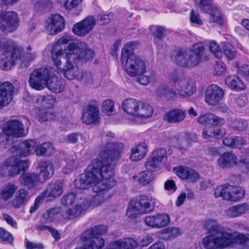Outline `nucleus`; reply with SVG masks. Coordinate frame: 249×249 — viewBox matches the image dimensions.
<instances>
[{
	"mask_svg": "<svg viewBox=\"0 0 249 249\" xmlns=\"http://www.w3.org/2000/svg\"><path fill=\"white\" fill-rule=\"evenodd\" d=\"M114 134L107 132L103 136V143L100 146L97 158L93 160L87 168L86 172L77 177L74 186L79 189L92 188L95 193L104 192L93 196L89 200L84 197V204L75 212L81 213L89 208L101 206L113 196L108 190L116 184L113 176L114 165L109 162L121 157L124 144L115 143L111 141Z\"/></svg>",
	"mask_w": 249,
	"mask_h": 249,
	"instance_id": "1",
	"label": "nucleus"
},
{
	"mask_svg": "<svg viewBox=\"0 0 249 249\" xmlns=\"http://www.w3.org/2000/svg\"><path fill=\"white\" fill-rule=\"evenodd\" d=\"M72 41V37L69 35L60 38L52 48V59L54 66L67 79L81 80L83 73L77 64L91 59L94 53L85 42Z\"/></svg>",
	"mask_w": 249,
	"mask_h": 249,
	"instance_id": "2",
	"label": "nucleus"
},
{
	"mask_svg": "<svg viewBox=\"0 0 249 249\" xmlns=\"http://www.w3.org/2000/svg\"><path fill=\"white\" fill-rule=\"evenodd\" d=\"M205 226L209 235L203 239L202 244L207 249H223L235 243L249 247V234L233 232L214 219L207 220Z\"/></svg>",
	"mask_w": 249,
	"mask_h": 249,
	"instance_id": "3",
	"label": "nucleus"
},
{
	"mask_svg": "<svg viewBox=\"0 0 249 249\" xmlns=\"http://www.w3.org/2000/svg\"><path fill=\"white\" fill-rule=\"evenodd\" d=\"M168 83L171 87L166 83H161L157 87L155 94L157 96L184 98L192 95L196 91L193 82L181 75L171 74L168 78Z\"/></svg>",
	"mask_w": 249,
	"mask_h": 249,
	"instance_id": "4",
	"label": "nucleus"
},
{
	"mask_svg": "<svg viewBox=\"0 0 249 249\" xmlns=\"http://www.w3.org/2000/svg\"><path fill=\"white\" fill-rule=\"evenodd\" d=\"M198 122L202 124L211 125V126L206 127L202 132V137L206 141L212 138H219L225 134V130L223 128L217 127L222 125L225 123L223 119L219 118L213 114L207 113L198 118Z\"/></svg>",
	"mask_w": 249,
	"mask_h": 249,
	"instance_id": "5",
	"label": "nucleus"
},
{
	"mask_svg": "<svg viewBox=\"0 0 249 249\" xmlns=\"http://www.w3.org/2000/svg\"><path fill=\"white\" fill-rule=\"evenodd\" d=\"M204 48L202 43H196L191 50H181L178 51L175 61L182 67L193 68L197 66L204 54Z\"/></svg>",
	"mask_w": 249,
	"mask_h": 249,
	"instance_id": "6",
	"label": "nucleus"
},
{
	"mask_svg": "<svg viewBox=\"0 0 249 249\" xmlns=\"http://www.w3.org/2000/svg\"><path fill=\"white\" fill-rule=\"evenodd\" d=\"M107 228L105 225L95 226L85 231L81 236L84 248L82 249H101L105 244L104 240L99 236L105 234Z\"/></svg>",
	"mask_w": 249,
	"mask_h": 249,
	"instance_id": "7",
	"label": "nucleus"
},
{
	"mask_svg": "<svg viewBox=\"0 0 249 249\" xmlns=\"http://www.w3.org/2000/svg\"><path fill=\"white\" fill-rule=\"evenodd\" d=\"M61 201V204L67 207L62 213V216L65 218L72 219L81 214H75V212L84 204V197L81 195H78L75 192L70 193L63 196Z\"/></svg>",
	"mask_w": 249,
	"mask_h": 249,
	"instance_id": "8",
	"label": "nucleus"
},
{
	"mask_svg": "<svg viewBox=\"0 0 249 249\" xmlns=\"http://www.w3.org/2000/svg\"><path fill=\"white\" fill-rule=\"evenodd\" d=\"M245 192L239 186L225 184L218 186L214 191L215 197H221L224 200L236 201L242 198Z\"/></svg>",
	"mask_w": 249,
	"mask_h": 249,
	"instance_id": "9",
	"label": "nucleus"
},
{
	"mask_svg": "<svg viewBox=\"0 0 249 249\" xmlns=\"http://www.w3.org/2000/svg\"><path fill=\"white\" fill-rule=\"evenodd\" d=\"M52 71V68L35 70L31 73L29 78L28 82L30 87L38 90L44 89L47 86V80Z\"/></svg>",
	"mask_w": 249,
	"mask_h": 249,
	"instance_id": "10",
	"label": "nucleus"
},
{
	"mask_svg": "<svg viewBox=\"0 0 249 249\" xmlns=\"http://www.w3.org/2000/svg\"><path fill=\"white\" fill-rule=\"evenodd\" d=\"M21 62V51L16 47L3 52L0 55V68L4 71L10 70L13 66Z\"/></svg>",
	"mask_w": 249,
	"mask_h": 249,
	"instance_id": "11",
	"label": "nucleus"
},
{
	"mask_svg": "<svg viewBox=\"0 0 249 249\" xmlns=\"http://www.w3.org/2000/svg\"><path fill=\"white\" fill-rule=\"evenodd\" d=\"M125 71L130 76L135 77L146 72L148 63L136 55H132L125 61Z\"/></svg>",
	"mask_w": 249,
	"mask_h": 249,
	"instance_id": "12",
	"label": "nucleus"
},
{
	"mask_svg": "<svg viewBox=\"0 0 249 249\" xmlns=\"http://www.w3.org/2000/svg\"><path fill=\"white\" fill-rule=\"evenodd\" d=\"M3 133L8 137L19 138L25 136L28 131L24 129L22 123L18 120L7 121L3 126Z\"/></svg>",
	"mask_w": 249,
	"mask_h": 249,
	"instance_id": "13",
	"label": "nucleus"
},
{
	"mask_svg": "<svg viewBox=\"0 0 249 249\" xmlns=\"http://www.w3.org/2000/svg\"><path fill=\"white\" fill-rule=\"evenodd\" d=\"M65 28V20L59 14H53L46 20L45 28L48 34L55 35Z\"/></svg>",
	"mask_w": 249,
	"mask_h": 249,
	"instance_id": "14",
	"label": "nucleus"
},
{
	"mask_svg": "<svg viewBox=\"0 0 249 249\" xmlns=\"http://www.w3.org/2000/svg\"><path fill=\"white\" fill-rule=\"evenodd\" d=\"M224 92L223 89L215 84L210 85L205 92L206 103L211 106H215L223 99Z\"/></svg>",
	"mask_w": 249,
	"mask_h": 249,
	"instance_id": "15",
	"label": "nucleus"
},
{
	"mask_svg": "<svg viewBox=\"0 0 249 249\" xmlns=\"http://www.w3.org/2000/svg\"><path fill=\"white\" fill-rule=\"evenodd\" d=\"M170 222L169 215L165 213L148 215L144 218V222L147 226L156 229L166 227Z\"/></svg>",
	"mask_w": 249,
	"mask_h": 249,
	"instance_id": "16",
	"label": "nucleus"
},
{
	"mask_svg": "<svg viewBox=\"0 0 249 249\" xmlns=\"http://www.w3.org/2000/svg\"><path fill=\"white\" fill-rule=\"evenodd\" d=\"M95 23V20L93 17H88L73 25L72 32L78 36H84L92 31Z\"/></svg>",
	"mask_w": 249,
	"mask_h": 249,
	"instance_id": "17",
	"label": "nucleus"
},
{
	"mask_svg": "<svg viewBox=\"0 0 249 249\" xmlns=\"http://www.w3.org/2000/svg\"><path fill=\"white\" fill-rule=\"evenodd\" d=\"M95 23V20L93 17H88L73 25L72 32L78 36H84L92 31Z\"/></svg>",
	"mask_w": 249,
	"mask_h": 249,
	"instance_id": "18",
	"label": "nucleus"
},
{
	"mask_svg": "<svg viewBox=\"0 0 249 249\" xmlns=\"http://www.w3.org/2000/svg\"><path fill=\"white\" fill-rule=\"evenodd\" d=\"M95 23V20L93 17H88L73 25L72 32L78 36H84L92 31Z\"/></svg>",
	"mask_w": 249,
	"mask_h": 249,
	"instance_id": "19",
	"label": "nucleus"
},
{
	"mask_svg": "<svg viewBox=\"0 0 249 249\" xmlns=\"http://www.w3.org/2000/svg\"><path fill=\"white\" fill-rule=\"evenodd\" d=\"M15 89L13 84L10 82H4L0 85V109L12 102Z\"/></svg>",
	"mask_w": 249,
	"mask_h": 249,
	"instance_id": "20",
	"label": "nucleus"
},
{
	"mask_svg": "<svg viewBox=\"0 0 249 249\" xmlns=\"http://www.w3.org/2000/svg\"><path fill=\"white\" fill-rule=\"evenodd\" d=\"M56 167H59V165H54L51 160L39 162L37 165L39 173H37L40 176V179L38 180L44 183L50 178L53 176L55 168Z\"/></svg>",
	"mask_w": 249,
	"mask_h": 249,
	"instance_id": "21",
	"label": "nucleus"
},
{
	"mask_svg": "<svg viewBox=\"0 0 249 249\" xmlns=\"http://www.w3.org/2000/svg\"><path fill=\"white\" fill-rule=\"evenodd\" d=\"M5 166L6 169L9 171V174L15 176L18 175L20 170H27L28 164L25 160L12 157L5 162Z\"/></svg>",
	"mask_w": 249,
	"mask_h": 249,
	"instance_id": "22",
	"label": "nucleus"
},
{
	"mask_svg": "<svg viewBox=\"0 0 249 249\" xmlns=\"http://www.w3.org/2000/svg\"><path fill=\"white\" fill-rule=\"evenodd\" d=\"M37 143L36 141L30 140L21 142L17 148L12 147L11 151L14 152L16 150L17 156L26 157L35 152L36 153Z\"/></svg>",
	"mask_w": 249,
	"mask_h": 249,
	"instance_id": "23",
	"label": "nucleus"
},
{
	"mask_svg": "<svg viewBox=\"0 0 249 249\" xmlns=\"http://www.w3.org/2000/svg\"><path fill=\"white\" fill-rule=\"evenodd\" d=\"M81 120L86 124H97L99 120V108L95 106L88 105L84 108Z\"/></svg>",
	"mask_w": 249,
	"mask_h": 249,
	"instance_id": "24",
	"label": "nucleus"
},
{
	"mask_svg": "<svg viewBox=\"0 0 249 249\" xmlns=\"http://www.w3.org/2000/svg\"><path fill=\"white\" fill-rule=\"evenodd\" d=\"M240 161L241 160L233 153L227 152L219 156L217 164L220 168L226 169L237 165Z\"/></svg>",
	"mask_w": 249,
	"mask_h": 249,
	"instance_id": "25",
	"label": "nucleus"
},
{
	"mask_svg": "<svg viewBox=\"0 0 249 249\" xmlns=\"http://www.w3.org/2000/svg\"><path fill=\"white\" fill-rule=\"evenodd\" d=\"M133 200L142 214L153 211L154 207L153 204L155 202V198L148 197L145 196H141Z\"/></svg>",
	"mask_w": 249,
	"mask_h": 249,
	"instance_id": "26",
	"label": "nucleus"
},
{
	"mask_svg": "<svg viewBox=\"0 0 249 249\" xmlns=\"http://www.w3.org/2000/svg\"><path fill=\"white\" fill-rule=\"evenodd\" d=\"M209 15V22L213 25L223 26L226 22V18L215 6L210 7L205 10Z\"/></svg>",
	"mask_w": 249,
	"mask_h": 249,
	"instance_id": "27",
	"label": "nucleus"
},
{
	"mask_svg": "<svg viewBox=\"0 0 249 249\" xmlns=\"http://www.w3.org/2000/svg\"><path fill=\"white\" fill-rule=\"evenodd\" d=\"M29 199V192L24 188H20L16 192L11 205L15 209H19L25 206Z\"/></svg>",
	"mask_w": 249,
	"mask_h": 249,
	"instance_id": "28",
	"label": "nucleus"
},
{
	"mask_svg": "<svg viewBox=\"0 0 249 249\" xmlns=\"http://www.w3.org/2000/svg\"><path fill=\"white\" fill-rule=\"evenodd\" d=\"M63 192V183L59 180L50 182L42 195L45 197H56L60 196Z\"/></svg>",
	"mask_w": 249,
	"mask_h": 249,
	"instance_id": "29",
	"label": "nucleus"
},
{
	"mask_svg": "<svg viewBox=\"0 0 249 249\" xmlns=\"http://www.w3.org/2000/svg\"><path fill=\"white\" fill-rule=\"evenodd\" d=\"M136 112L135 118L143 121L152 117L154 109L149 104L141 101Z\"/></svg>",
	"mask_w": 249,
	"mask_h": 249,
	"instance_id": "30",
	"label": "nucleus"
},
{
	"mask_svg": "<svg viewBox=\"0 0 249 249\" xmlns=\"http://www.w3.org/2000/svg\"><path fill=\"white\" fill-rule=\"evenodd\" d=\"M249 210L248 204L242 203L229 207L225 210V213L228 217L235 218L245 214Z\"/></svg>",
	"mask_w": 249,
	"mask_h": 249,
	"instance_id": "31",
	"label": "nucleus"
},
{
	"mask_svg": "<svg viewBox=\"0 0 249 249\" xmlns=\"http://www.w3.org/2000/svg\"><path fill=\"white\" fill-rule=\"evenodd\" d=\"M55 99L50 95H39L36 99L35 107L39 110H46L53 107Z\"/></svg>",
	"mask_w": 249,
	"mask_h": 249,
	"instance_id": "32",
	"label": "nucleus"
},
{
	"mask_svg": "<svg viewBox=\"0 0 249 249\" xmlns=\"http://www.w3.org/2000/svg\"><path fill=\"white\" fill-rule=\"evenodd\" d=\"M40 176L36 173H27L23 174L20 177L19 181L20 183L27 187L28 189H32L38 183H43L39 180Z\"/></svg>",
	"mask_w": 249,
	"mask_h": 249,
	"instance_id": "33",
	"label": "nucleus"
},
{
	"mask_svg": "<svg viewBox=\"0 0 249 249\" xmlns=\"http://www.w3.org/2000/svg\"><path fill=\"white\" fill-rule=\"evenodd\" d=\"M46 87L53 92L59 93L64 90V85L61 78L51 72L49 76L48 80H47Z\"/></svg>",
	"mask_w": 249,
	"mask_h": 249,
	"instance_id": "34",
	"label": "nucleus"
},
{
	"mask_svg": "<svg viewBox=\"0 0 249 249\" xmlns=\"http://www.w3.org/2000/svg\"><path fill=\"white\" fill-rule=\"evenodd\" d=\"M140 101L133 98L125 99L122 103L123 110L128 115L135 118Z\"/></svg>",
	"mask_w": 249,
	"mask_h": 249,
	"instance_id": "35",
	"label": "nucleus"
},
{
	"mask_svg": "<svg viewBox=\"0 0 249 249\" xmlns=\"http://www.w3.org/2000/svg\"><path fill=\"white\" fill-rule=\"evenodd\" d=\"M175 171L177 176L182 179L196 181L199 178V175L196 172L188 167L179 166L176 168Z\"/></svg>",
	"mask_w": 249,
	"mask_h": 249,
	"instance_id": "36",
	"label": "nucleus"
},
{
	"mask_svg": "<svg viewBox=\"0 0 249 249\" xmlns=\"http://www.w3.org/2000/svg\"><path fill=\"white\" fill-rule=\"evenodd\" d=\"M185 117V111L179 109H175L166 113L164 120L169 123H179L183 121Z\"/></svg>",
	"mask_w": 249,
	"mask_h": 249,
	"instance_id": "37",
	"label": "nucleus"
},
{
	"mask_svg": "<svg viewBox=\"0 0 249 249\" xmlns=\"http://www.w3.org/2000/svg\"><path fill=\"white\" fill-rule=\"evenodd\" d=\"M131 151L130 159L133 161H139L145 156L148 151V147L145 143H140L132 147Z\"/></svg>",
	"mask_w": 249,
	"mask_h": 249,
	"instance_id": "38",
	"label": "nucleus"
},
{
	"mask_svg": "<svg viewBox=\"0 0 249 249\" xmlns=\"http://www.w3.org/2000/svg\"><path fill=\"white\" fill-rule=\"evenodd\" d=\"M225 84L232 90L237 91L244 90L246 86L241 78L235 75H231L225 78Z\"/></svg>",
	"mask_w": 249,
	"mask_h": 249,
	"instance_id": "39",
	"label": "nucleus"
},
{
	"mask_svg": "<svg viewBox=\"0 0 249 249\" xmlns=\"http://www.w3.org/2000/svg\"><path fill=\"white\" fill-rule=\"evenodd\" d=\"M18 189V186L14 183H7L3 185L0 191V196L4 201L11 199Z\"/></svg>",
	"mask_w": 249,
	"mask_h": 249,
	"instance_id": "40",
	"label": "nucleus"
},
{
	"mask_svg": "<svg viewBox=\"0 0 249 249\" xmlns=\"http://www.w3.org/2000/svg\"><path fill=\"white\" fill-rule=\"evenodd\" d=\"M154 175L151 171L146 170L133 177L134 179L141 185L146 186L154 179Z\"/></svg>",
	"mask_w": 249,
	"mask_h": 249,
	"instance_id": "41",
	"label": "nucleus"
},
{
	"mask_svg": "<svg viewBox=\"0 0 249 249\" xmlns=\"http://www.w3.org/2000/svg\"><path fill=\"white\" fill-rule=\"evenodd\" d=\"M62 214L59 213L58 209H51L46 212L43 215V219L46 223L55 222L58 221Z\"/></svg>",
	"mask_w": 249,
	"mask_h": 249,
	"instance_id": "42",
	"label": "nucleus"
},
{
	"mask_svg": "<svg viewBox=\"0 0 249 249\" xmlns=\"http://www.w3.org/2000/svg\"><path fill=\"white\" fill-rule=\"evenodd\" d=\"M231 128L236 131H244L248 126V122L241 119L231 118L229 123Z\"/></svg>",
	"mask_w": 249,
	"mask_h": 249,
	"instance_id": "43",
	"label": "nucleus"
},
{
	"mask_svg": "<svg viewBox=\"0 0 249 249\" xmlns=\"http://www.w3.org/2000/svg\"><path fill=\"white\" fill-rule=\"evenodd\" d=\"M135 44L134 42H130L125 44L124 46L122 51L121 58V63L123 65L125 63V61L128 59V58L132 55H134L133 54V51Z\"/></svg>",
	"mask_w": 249,
	"mask_h": 249,
	"instance_id": "44",
	"label": "nucleus"
},
{
	"mask_svg": "<svg viewBox=\"0 0 249 249\" xmlns=\"http://www.w3.org/2000/svg\"><path fill=\"white\" fill-rule=\"evenodd\" d=\"M181 235V231L178 228L170 227L165 229L163 233L162 238L168 240L175 238Z\"/></svg>",
	"mask_w": 249,
	"mask_h": 249,
	"instance_id": "45",
	"label": "nucleus"
},
{
	"mask_svg": "<svg viewBox=\"0 0 249 249\" xmlns=\"http://www.w3.org/2000/svg\"><path fill=\"white\" fill-rule=\"evenodd\" d=\"M54 151L53 145L50 142H44L40 145H37L36 149L37 155H50Z\"/></svg>",
	"mask_w": 249,
	"mask_h": 249,
	"instance_id": "46",
	"label": "nucleus"
},
{
	"mask_svg": "<svg viewBox=\"0 0 249 249\" xmlns=\"http://www.w3.org/2000/svg\"><path fill=\"white\" fill-rule=\"evenodd\" d=\"M151 155L161 165L164 164L167 160V152L165 149H157L154 150Z\"/></svg>",
	"mask_w": 249,
	"mask_h": 249,
	"instance_id": "47",
	"label": "nucleus"
},
{
	"mask_svg": "<svg viewBox=\"0 0 249 249\" xmlns=\"http://www.w3.org/2000/svg\"><path fill=\"white\" fill-rule=\"evenodd\" d=\"M142 214L134 200L131 201L126 211V215L131 218H134Z\"/></svg>",
	"mask_w": 249,
	"mask_h": 249,
	"instance_id": "48",
	"label": "nucleus"
},
{
	"mask_svg": "<svg viewBox=\"0 0 249 249\" xmlns=\"http://www.w3.org/2000/svg\"><path fill=\"white\" fill-rule=\"evenodd\" d=\"M102 110L103 112L107 115H112L115 114L114 102L110 100H105L102 103Z\"/></svg>",
	"mask_w": 249,
	"mask_h": 249,
	"instance_id": "49",
	"label": "nucleus"
},
{
	"mask_svg": "<svg viewBox=\"0 0 249 249\" xmlns=\"http://www.w3.org/2000/svg\"><path fill=\"white\" fill-rule=\"evenodd\" d=\"M17 44L12 40L0 38V52H6L17 47Z\"/></svg>",
	"mask_w": 249,
	"mask_h": 249,
	"instance_id": "50",
	"label": "nucleus"
},
{
	"mask_svg": "<svg viewBox=\"0 0 249 249\" xmlns=\"http://www.w3.org/2000/svg\"><path fill=\"white\" fill-rule=\"evenodd\" d=\"M223 50L225 55L229 59L232 60L234 58L236 52L234 47L231 43H224Z\"/></svg>",
	"mask_w": 249,
	"mask_h": 249,
	"instance_id": "51",
	"label": "nucleus"
},
{
	"mask_svg": "<svg viewBox=\"0 0 249 249\" xmlns=\"http://www.w3.org/2000/svg\"><path fill=\"white\" fill-rule=\"evenodd\" d=\"M210 51L215 57L220 59L222 56V52L219 44L214 40H212L209 44Z\"/></svg>",
	"mask_w": 249,
	"mask_h": 249,
	"instance_id": "52",
	"label": "nucleus"
},
{
	"mask_svg": "<svg viewBox=\"0 0 249 249\" xmlns=\"http://www.w3.org/2000/svg\"><path fill=\"white\" fill-rule=\"evenodd\" d=\"M152 156V155L147 159L145 163V166L147 170L149 171H156V168H158L161 165L159 162Z\"/></svg>",
	"mask_w": 249,
	"mask_h": 249,
	"instance_id": "53",
	"label": "nucleus"
},
{
	"mask_svg": "<svg viewBox=\"0 0 249 249\" xmlns=\"http://www.w3.org/2000/svg\"><path fill=\"white\" fill-rule=\"evenodd\" d=\"M65 162L66 165L63 169L64 173L68 174L72 170L76 169L77 164L72 157H69L68 159L66 160Z\"/></svg>",
	"mask_w": 249,
	"mask_h": 249,
	"instance_id": "54",
	"label": "nucleus"
},
{
	"mask_svg": "<svg viewBox=\"0 0 249 249\" xmlns=\"http://www.w3.org/2000/svg\"><path fill=\"white\" fill-rule=\"evenodd\" d=\"M190 21L192 24L197 26L203 25V22L198 12L192 10L190 13Z\"/></svg>",
	"mask_w": 249,
	"mask_h": 249,
	"instance_id": "55",
	"label": "nucleus"
},
{
	"mask_svg": "<svg viewBox=\"0 0 249 249\" xmlns=\"http://www.w3.org/2000/svg\"><path fill=\"white\" fill-rule=\"evenodd\" d=\"M0 238L4 242L11 243L13 241V236L8 231L2 228H0Z\"/></svg>",
	"mask_w": 249,
	"mask_h": 249,
	"instance_id": "56",
	"label": "nucleus"
},
{
	"mask_svg": "<svg viewBox=\"0 0 249 249\" xmlns=\"http://www.w3.org/2000/svg\"><path fill=\"white\" fill-rule=\"evenodd\" d=\"M80 134L72 133L67 135L63 138V142L68 143H74L77 142Z\"/></svg>",
	"mask_w": 249,
	"mask_h": 249,
	"instance_id": "57",
	"label": "nucleus"
},
{
	"mask_svg": "<svg viewBox=\"0 0 249 249\" xmlns=\"http://www.w3.org/2000/svg\"><path fill=\"white\" fill-rule=\"evenodd\" d=\"M82 0H65L64 7L68 10L76 8L82 2Z\"/></svg>",
	"mask_w": 249,
	"mask_h": 249,
	"instance_id": "58",
	"label": "nucleus"
},
{
	"mask_svg": "<svg viewBox=\"0 0 249 249\" xmlns=\"http://www.w3.org/2000/svg\"><path fill=\"white\" fill-rule=\"evenodd\" d=\"M43 198L44 197L42 195L38 196L36 198L34 204L32 205L30 208L29 212L30 213H34L39 208V206L43 202Z\"/></svg>",
	"mask_w": 249,
	"mask_h": 249,
	"instance_id": "59",
	"label": "nucleus"
},
{
	"mask_svg": "<svg viewBox=\"0 0 249 249\" xmlns=\"http://www.w3.org/2000/svg\"><path fill=\"white\" fill-rule=\"evenodd\" d=\"M195 3L201 9L205 10L213 6L212 0H194Z\"/></svg>",
	"mask_w": 249,
	"mask_h": 249,
	"instance_id": "60",
	"label": "nucleus"
},
{
	"mask_svg": "<svg viewBox=\"0 0 249 249\" xmlns=\"http://www.w3.org/2000/svg\"><path fill=\"white\" fill-rule=\"evenodd\" d=\"M226 71V65L223 63H218L215 66L213 73L217 76L221 75Z\"/></svg>",
	"mask_w": 249,
	"mask_h": 249,
	"instance_id": "61",
	"label": "nucleus"
},
{
	"mask_svg": "<svg viewBox=\"0 0 249 249\" xmlns=\"http://www.w3.org/2000/svg\"><path fill=\"white\" fill-rule=\"evenodd\" d=\"M2 218L12 227L17 229L18 223L16 220L10 215L4 213L2 214Z\"/></svg>",
	"mask_w": 249,
	"mask_h": 249,
	"instance_id": "62",
	"label": "nucleus"
},
{
	"mask_svg": "<svg viewBox=\"0 0 249 249\" xmlns=\"http://www.w3.org/2000/svg\"><path fill=\"white\" fill-rule=\"evenodd\" d=\"M235 101L238 107H244L248 103V98L246 95L241 94L235 98Z\"/></svg>",
	"mask_w": 249,
	"mask_h": 249,
	"instance_id": "63",
	"label": "nucleus"
},
{
	"mask_svg": "<svg viewBox=\"0 0 249 249\" xmlns=\"http://www.w3.org/2000/svg\"><path fill=\"white\" fill-rule=\"evenodd\" d=\"M53 118V115L50 112L45 111L38 115V121L41 123L51 120Z\"/></svg>",
	"mask_w": 249,
	"mask_h": 249,
	"instance_id": "64",
	"label": "nucleus"
}]
</instances>
